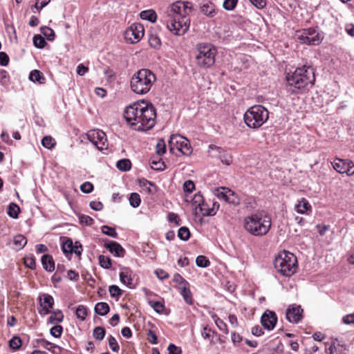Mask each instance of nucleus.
Here are the masks:
<instances>
[{
	"label": "nucleus",
	"instance_id": "f257e3e1",
	"mask_svg": "<svg viewBox=\"0 0 354 354\" xmlns=\"http://www.w3.org/2000/svg\"><path fill=\"white\" fill-rule=\"evenodd\" d=\"M124 117L134 130L146 131L156 124V109L150 102L138 101L126 108Z\"/></svg>",
	"mask_w": 354,
	"mask_h": 354
},
{
	"label": "nucleus",
	"instance_id": "f03ea898",
	"mask_svg": "<svg viewBox=\"0 0 354 354\" xmlns=\"http://www.w3.org/2000/svg\"><path fill=\"white\" fill-rule=\"evenodd\" d=\"M192 3L188 1H176L171 5L169 15L171 19L167 23V28L176 35H183L190 25L189 14Z\"/></svg>",
	"mask_w": 354,
	"mask_h": 354
},
{
	"label": "nucleus",
	"instance_id": "7ed1b4c3",
	"mask_svg": "<svg viewBox=\"0 0 354 354\" xmlns=\"http://www.w3.org/2000/svg\"><path fill=\"white\" fill-rule=\"evenodd\" d=\"M314 69L310 66L304 65L299 67L292 73H287V89L292 93H297L309 84L315 82Z\"/></svg>",
	"mask_w": 354,
	"mask_h": 354
},
{
	"label": "nucleus",
	"instance_id": "20e7f679",
	"mask_svg": "<svg viewBox=\"0 0 354 354\" xmlns=\"http://www.w3.org/2000/svg\"><path fill=\"white\" fill-rule=\"evenodd\" d=\"M270 216L264 212H256L246 216L243 219L244 229L251 235L263 236L271 228Z\"/></svg>",
	"mask_w": 354,
	"mask_h": 354
},
{
	"label": "nucleus",
	"instance_id": "39448f33",
	"mask_svg": "<svg viewBox=\"0 0 354 354\" xmlns=\"http://www.w3.org/2000/svg\"><path fill=\"white\" fill-rule=\"evenodd\" d=\"M156 81L155 74L149 69L142 68L135 73L130 80L131 91L138 95H145Z\"/></svg>",
	"mask_w": 354,
	"mask_h": 354
},
{
	"label": "nucleus",
	"instance_id": "423d86ee",
	"mask_svg": "<svg viewBox=\"0 0 354 354\" xmlns=\"http://www.w3.org/2000/svg\"><path fill=\"white\" fill-rule=\"evenodd\" d=\"M274 266L277 272L282 275L290 277L296 272L297 260L292 253L282 251L275 257Z\"/></svg>",
	"mask_w": 354,
	"mask_h": 354
},
{
	"label": "nucleus",
	"instance_id": "0eeeda50",
	"mask_svg": "<svg viewBox=\"0 0 354 354\" xmlns=\"http://www.w3.org/2000/svg\"><path fill=\"white\" fill-rule=\"evenodd\" d=\"M268 118V111L261 105H255L249 108L243 116L245 124L253 129L261 127Z\"/></svg>",
	"mask_w": 354,
	"mask_h": 354
},
{
	"label": "nucleus",
	"instance_id": "6e6552de",
	"mask_svg": "<svg viewBox=\"0 0 354 354\" xmlns=\"http://www.w3.org/2000/svg\"><path fill=\"white\" fill-rule=\"evenodd\" d=\"M216 48L211 44L203 43L197 45L196 55V64L203 68H207L214 65Z\"/></svg>",
	"mask_w": 354,
	"mask_h": 354
},
{
	"label": "nucleus",
	"instance_id": "1a4fd4ad",
	"mask_svg": "<svg viewBox=\"0 0 354 354\" xmlns=\"http://www.w3.org/2000/svg\"><path fill=\"white\" fill-rule=\"evenodd\" d=\"M169 151L176 153V151L185 156H189L192 153L189 140L179 134H173L169 140Z\"/></svg>",
	"mask_w": 354,
	"mask_h": 354
},
{
	"label": "nucleus",
	"instance_id": "9d476101",
	"mask_svg": "<svg viewBox=\"0 0 354 354\" xmlns=\"http://www.w3.org/2000/svg\"><path fill=\"white\" fill-rule=\"evenodd\" d=\"M295 37L300 43L308 45H318L323 39L322 35L313 28L298 30Z\"/></svg>",
	"mask_w": 354,
	"mask_h": 354
},
{
	"label": "nucleus",
	"instance_id": "9b49d317",
	"mask_svg": "<svg viewBox=\"0 0 354 354\" xmlns=\"http://www.w3.org/2000/svg\"><path fill=\"white\" fill-rule=\"evenodd\" d=\"M143 25L139 23L132 24L124 32V39L130 44L138 43L144 36Z\"/></svg>",
	"mask_w": 354,
	"mask_h": 354
},
{
	"label": "nucleus",
	"instance_id": "f8f14e48",
	"mask_svg": "<svg viewBox=\"0 0 354 354\" xmlns=\"http://www.w3.org/2000/svg\"><path fill=\"white\" fill-rule=\"evenodd\" d=\"M87 138L95 145L97 149L102 150L106 148L107 139L104 131L100 129L90 130L86 133Z\"/></svg>",
	"mask_w": 354,
	"mask_h": 354
},
{
	"label": "nucleus",
	"instance_id": "ddd939ff",
	"mask_svg": "<svg viewBox=\"0 0 354 354\" xmlns=\"http://www.w3.org/2000/svg\"><path fill=\"white\" fill-rule=\"evenodd\" d=\"M333 167L340 174H346L348 176L354 174V164L350 160L336 158L333 163Z\"/></svg>",
	"mask_w": 354,
	"mask_h": 354
},
{
	"label": "nucleus",
	"instance_id": "4468645a",
	"mask_svg": "<svg viewBox=\"0 0 354 354\" xmlns=\"http://www.w3.org/2000/svg\"><path fill=\"white\" fill-rule=\"evenodd\" d=\"M62 249L64 254L68 259H70L69 256H71L73 253L75 254L78 257H80L82 252V246L81 243L78 241H76L75 243H73L72 239L69 238H67L66 240L63 242Z\"/></svg>",
	"mask_w": 354,
	"mask_h": 354
},
{
	"label": "nucleus",
	"instance_id": "2eb2a0df",
	"mask_svg": "<svg viewBox=\"0 0 354 354\" xmlns=\"http://www.w3.org/2000/svg\"><path fill=\"white\" fill-rule=\"evenodd\" d=\"M277 322V317L274 312L266 310L261 316V322L264 328L272 330Z\"/></svg>",
	"mask_w": 354,
	"mask_h": 354
},
{
	"label": "nucleus",
	"instance_id": "dca6fc26",
	"mask_svg": "<svg viewBox=\"0 0 354 354\" xmlns=\"http://www.w3.org/2000/svg\"><path fill=\"white\" fill-rule=\"evenodd\" d=\"M120 280L129 288H135L136 286L133 277V271L129 268L124 267L121 268Z\"/></svg>",
	"mask_w": 354,
	"mask_h": 354
},
{
	"label": "nucleus",
	"instance_id": "f3484780",
	"mask_svg": "<svg viewBox=\"0 0 354 354\" xmlns=\"http://www.w3.org/2000/svg\"><path fill=\"white\" fill-rule=\"evenodd\" d=\"M302 312L300 306H291L286 310V318L290 322L297 323L302 318Z\"/></svg>",
	"mask_w": 354,
	"mask_h": 354
},
{
	"label": "nucleus",
	"instance_id": "a211bd4d",
	"mask_svg": "<svg viewBox=\"0 0 354 354\" xmlns=\"http://www.w3.org/2000/svg\"><path fill=\"white\" fill-rule=\"evenodd\" d=\"M40 305L42 307L41 311H39L40 315H46L50 313V309L53 308L54 305V299L53 297L48 294H43L40 297Z\"/></svg>",
	"mask_w": 354,
	"mask_h": 354
},
{
	"label": "nucleus",
	"instance_id": "6ab92c4d",
	"mask_svg": "<svg viewBox=\"0 0 354 354\" xmlns=\"http://www.w3.org/2000/svg\"><path fill=\"white\" fill-rule=\"evenodd\" d=\"M326 344V352L327 354H346V347L344 344H341L337 339L333 341L329 347H327L328 343Z\"/></svg>",
	"mask_w": 354,
	"mask_h": 354
},
{
	"label": "nucleus",
	"instance_id": "aec40b11",
	"mask_svg": "<svg viewBox=\"0 0 354 354\" xmlns=\"http://www.w3.org/2000/svg\"><path fill=\"white\" fill-rule=\"evenodd\" d=\"M209 149V151H217L219 154V158L223 164L230 165L232 162V156L230 153H226L222 148L214 145H210Z\"/></svg>",
	"mask_w": 354,
	"mask_h": 354
},
{
	"label": "nucleus",
	"instance_id": "412c9836",
	"mask_svg": "<svg viewBox=\"0 0 354 354\" xmlns=\"http://www.w3.org/2000/svg\"><path fill=\"white\" fill-rule=\"evenodd\" d=\"M105 247L117 257H123L125 254V250L116 241H109V243L105 244Z\"/></svg>",
	"mask_w": 354,
	"mask_h": 354
},
{
	"label": "nucleus",
	"instance_id": "4be33fe9",
	"mask_svg": "<svg viewBox=\"0 0 354 354\" xmlns=\"http://www.w3.org/2000/svg\"><path fill=\"white\" fill-rule=\"evenodd\" d=\"M201 10L203 14L208 17H213L216 14V6L210 1L204 2L201 7Z\"/></svg>",
	"mask_w": 354,
	"mask_h": 354
},
{
	"label": "nucleus",
	"instance_id": "5701e85b",
	"mask_svg": "<svg viewBox=\"0 0 354 354\" xmlns=\"http://www.w3.org/2000/svg\"><path fill=\"white\" fill-rule=\"evenodd\" d=\"M180 291V295H182L185 301L189 304H193V298L192 294L189 289V283H187V286H182L180 288H178Z\"/></svg>",
	"mask_w": 354,
	"mask_h": 354
},
{
	"label": "nucleus",
	"instance_id": "b1692460",
	"mask_svg": "<svg viewBox=\"0 0 354 354\" xmlns=\"http://www.w3.org/2000/svg\"><path fill=\"white\" fill-rule=\"evenodd\" d=\"M296 210L299 214H308V212H311V205L309 202L304 198L299 202L295 206Z\"/></svg>",
	"mask_w": 354,
	"mask_h": 354
},
{
	"label": "nucleus",
	"instance_id": "393cba45",
	"mask_svg": "<svg viewBox=\"0 0 354 354\" xmlns=\"http://www.w3.org/2000/svg\"><path fill=\"white\" fill-rule=\"evenodd\" d=\"M41 261L44 268L46 271L53 272L55 270V262L50 255L44 254Z\"/></svg>",
	"mask_w": 354,
	"mask_h": 354
},
{
	"label": "nucleus",
	"instance_id": "a878e982",
	"mask_svg": "<svg viewBox=\"0 0 354 354\" xmlns=\"http://www.w3.org/2000/svg\"><path fill=\"white\" fill-rule=\"evenodd\" d=\"M210 209L209 205L204 202L200 207L196 208L195 213L196 214H201L203 216L215 215L214 210Z\"/></svg>",
	"mask_w": 354,
	"mask_h": 354
},
{
	"label": "nucleus",
	"instance_id": "bb28decb",
	"mask_svg": "<svg viewBox=\"0 0 354 354\" xmlns=\"http://www.w3.org/2000/svg\"><path fill=\"white\" fill-rule=\"evenodd\" d=\"M29 80L33 82H37L40 84H45L46 78L39 70H33L29 75Z\"/></svg>",
	"mask_w": 354,
	"mask_h": 354
},
{
	"label": "nucleus",
	"instance_id": "cd10ccee",
	"mask_svg": "<svg viewBox=\"0 0 354 354\" xmlns=\"http://www.w3.org/2000/svg\"><path fill=\"white\" fill-rule=\"evenodd\" d=\"M94 310L99 315L104 316L109 313L110 308L106 302H98L95 304Z\"/></svg>",
	"mask_w": 354,
	"mask_h": 354
},
{
	"label": "nucleus",
	"instance_id": "c85d7f7f",
	"mask_svg": "<svg viewBox=\"0 0 354 354\" xmlns=\"http://www.w3.org/2000/svg\"><path fill=\"white\" fill-rule=\"evenodd\" d=\"M64 319V315L61 310H57L51 313L50 316L48 319V324H56L60 323Z\"/></svg>",
	"mask_w": 354,
	"mask_h": 354
},
{
	"label": "nucleus",
	"instance_id": "c756f323",
	"mask_svg": "<svg viewBox=\"0 0 354 354\" xmlns=\"http://www.w3.org/2000/svg\"><path fill=\"white\" fill-rule=\"evenodd\" d=\"M230 189L225 187H220L214 189L213 193L219 199L223 200L226 202L227 198L228 197L227 191H230Z\"/></svg>",
	"mask_w": 354,
	"mask_h": 354
},
{
	"label": "nucleus",
	"instance_id": "7c9ffc66",
	"mask_svg": "<svg viewBox=\"0 0 354 354\" xmlns=\"http://www.w3.org/2000/svg\"><path fill=\"white\" fill-rule=\"evenodd\" d=\"M142 19L147 20L150 22H154L156 20V13L152 10H147L142 11L140 14Z\"/></svg>",
	"mask_w": 354,
	"mask_h": 354
},
{
	"label": "nucleus",
	"instance_id": "2f4dec72",
	"mask_svg": "<svg viewBox=\"0 0 354 354\" xmlns=\"http://www.w3.org/2000/svg\"><path fill=\"white\" fill-rule=\"evenodd\" d=\"M75 315L82 321H84L88 315L87 308L84 305H79L76 309Z\"/></svg>",
	"mask_w": 354,
	"mask_h": 354
},
{
	"label": "nucleus",
	"instance_id": "473e14b6",
	"mask_svg": "<svg viewBox=\"0 0 354 354\" xmlns=\"http://www.w3.org/2000/svg\"><path fill=\"white\" fill-rule=\"evenodd\" d=\"M214 335H216V333L207 326L204 327L201 332L202 337L204 339H209L211 344H214V342L213 341Z\"/></svg>",
	"mask_w": 354,
	"mask_h": 354
},
{
	"label": "nucleus",
	"instance_id": "72a5a7b5",
	"mask_svg": "<svg viewBox=\"0 0 354 354\" xmlns=\"http://www.w3.org/2000/svg\"><path fill=\"white\" fill-rule=\"evenodd\" d=\"M14 244L18 249H22L27 243L26 238L22 234H17L14 237Z\"/></svg>",
	"mask_w": 354,
	"mask_h": 354
},
{
	"label": "nucleus",
	"instance_id": "f704fd0d",
	"mask_svg": "<svg viewBox=\"0 0 354 354\" xmlns=\"http://www.w3.org/2000/svg\"><path fill=\"white\" fill-rule=\"evenodd\" d=\"M131 162L129 159H122L118 161L116 164L117 168L123 171H129L131 169Z\"/></svg>",
	"mask_w": 354,
	"mask_h": 354
},
{
	"label": "nucleus",
	"instance_id": "c9c22d12",
	"mask_svg": "<svg viewBox=\"0 0 354 354\" xmlns=\"http://www.w3.org/2000/svg\"><path fill=\"white\" fill-rule=\"evenodd\" d=\"M227 192L228 193V197L226 201L227 203L234 205H238L240 204V198L234 192L230 189Z\"/></svg>",
	"mask_w": 354,
	"mask_h": 354
},
{
	"label": "nucleus",
	"instance_id": "e433bc0d",
	"mask_svg": "<svg viewBox=\"0 0 354 354\" xmlns=\"http://www.w3.org/2000/svg\"><path fill=\"white\" fill-rule=\"evenodd\" d=\"M20 212L19 207L15 203H10L8 208V214L13 218H17Z\"/></svg>",
	"mask_w": 354,
	"mask_h": 354
},
{
	"label": "nucleus",
	"instance_id": "4c0bfd02",
	"mask_svg": "<svg viewBox=\"0 0 354 354\" xmlns=\"http://www.w3.org/2000/svg\"><path fill=\"white\" fill-rule=\"evenodd\" d=\"M41 145L44 147L51 149L55 146L56 142L51 136H47L41 140Z\"/></svg>",
	"mask_w": 354,
	"mask_h": 354
},
{
	"label": "nucleus",
	"instance_id": "58836bf2",
	"mask_svg": "<svg viewBox=\"0 0 354 354\" xmlns=\"http://www.w3.org/2000/svg\"><path fill=\"white\" fill-rule=\"evenodd\" d=\"M40 30L41 32L48 41H53L55 39V34L53 29L47 26H44L41 27Z\"/></svg>",
	"mask_w": 354,
	"mask_h": 354
},
{
	"label": "nucleus",
	"instance_id": "ea45409f",
	"mask_svg": "<svg viewBox=\"0 0 354 354\" xmlns=\"http://www.w3.org/2000/svg\"><path fill=\"white\" fill-rule=\"evenodd\" d=\"M106 334L105 329L101 326H97L93 331V336L96 340L102 341Z\"/></svg>",
	"mask_w": 354,
	"mask_h": 354
},
{
	"label": "nucleus",
	"instance_id": "a19ab883",
	"mask_svg": "<svg viewBox=\"0 0 354 354\" xmlns=\"http://www.w3.org/2000/svg\"><path fill=\"white\" fill-rule=\"evenodd\" d=\"M33 44L36 48L41 49L45 47L46 42L42 36L37 35L33 37Z\"/></svg>",
	"mask_w": 354,
	"mask_h": 354
},
{
	"label": "nucleus",
	"instance_id": "79ce46f5",
	"mask_svg": "<svg viewBox=\"0 0 354 354\" xmlns=\"http://www.w3.org/2000/svg\"><path fill=\"white\" fill-rule=\"evenodd\" d=\"M129 203L133 207H138L140 205V197L138 193L133 192L130 194Z\"/></svg>",
	"mask_w": 354,
	"mask_h": 354
},
{
	"label": "nucleus",
	"instance_id": "37998d69",
	"mask_svg": "<svg viewBox=\"0 0 354 354\" xmlns=\"http://www.w3.org/2000/svg\"><path fill=\"white\" fill-rule=\"evenodd\" d=\"M178 236L183 241H187L190 237L189 230L186 227H181L178 230Z\"/></svg>",
	"mask_w": 354,
	"mask_h": 354
},
{
	"label": "nucleus",
	"instance_id": "c03bdc74",
	"mask_svg": "<svg viewBox=\"0 0 354 354\" xmlns=\"http://www.w3.org/2000/svg\"><path fill=\"white\" fill-rule=\"evenodd\" d=\"M22 344L21 339L20 337L17 336L13 337L12 339L9 341V346L10 348L17 351L19 349Z\"/></svg>",
	"mask_w": 354,
	"mask_h": 354
},
{
	"label": "nucleus",
	"instance_id": "a18cd8bd",
	"mask_svg": "<svg viewBox=\"0 0 354 354\" xmlns=\"http://www.w3.org/2000/svg\"><path fill=\"white\" fill-rule=\"evenodd\" d=\"M156 151L158 156L163 155L166 151V144L163 139H159L156 145Z\"/></svg>",
	"mask_w": 354,
	"mask_h": 354
},
{
	"label": "nucleus",
	"instance_id": "49530a36",
	"mask_svg": "<svg viewBox=\"0 0 354 354\" xmlns=\"http://www.w3.org/2000/svg\"><path fill=\"white\" fill-rule=\"evenodd\" d=\"M151 167L154 170L162 171L165 168V162L160 158L158 160H151L150 161Z\"/></svg>",
	"mask_w": 354,
	"mask_h": 354
},
{
	"label": "nucleus",
	"instance_id": "de8ad7c7",
	"mask_svg": "<svg viewBox=\"0 0 354 354\" xmlns=\"http://www.w3.org/2000/svg\"><path fill=\"white\" fill-rule=\"evenodd\" d=\"M102 232L107 236H109L112 238H117L118 233L115 231V229L108 225H103L101 227Z\"/></svg>",
	"mask_w": 354,
	"mask_h": 354
},
{
	"label": "nucleus",
	"instance_id": "09e8293b",
	"mask_svg": "<svg viewBox=\"0 0 354 354\" xmlns=\"http://www.w3.org/2000/svg\"><path fill=\"white\" fill-rule=\"evenodd\" d=\"M196 263L200 268H207L209 266L210 262L206 257L200 255L196 257Z\"/></svg>",
	"mask_w": 354,
	"mask_h": 354
},
{
	"label": "nucleus",
	"instance_id": "8fccbe9b",
	"mask_svg": "<svg viewBox=\"0 0 354 354\" xmlns=\"http://www.w3.org/2000/svg\"><path fill=\"white\" fill-rule=\"evenodd\" d=\"M99 263L102 268L109 269L111 266V260L108 257L100 255Z\"/></svg>",
	"mask_w": 354,
	"mask_h": 354
},
{
	"label": "nucleus",
	"instance_id": "3c124183",
	"mask_svg": "<svg viewBox=\"0 0 354 354\" xmlns=\"http://www.w3.org/2000/svg\"><path fill=\"white\" fill-rule=\"evenodd\" d=\"M109 291L110 292V295L112 297L118 298L122 294V290L116 285H111L109 286Z\"/></svg>",
	"mask_w": 354,
	"mask_h": 354
},
{
	"label": "nucleus",
	"instance_id": "603ef678",
	"mask_svg": "<svg viewBox=\"0 0 354 354\" xmlns=\"http://www.w3.org/2000/svg\"><path fill=\"white\" fill-rule=\"evenodd\" d=\"M149 304L156 313H161L163 312L165 306L160 301H149Z\"/></svg>",
	"mask_w": 354,
	"mask_h": 354
},
{
	"label": "nucleus",
	"instance_id": "864d4df0",
	"mask_svg": "<svg viewBox=\"0 0 354 354\" xmlns=\"http://www.w3.org/2000/svg\"><path fill=\"white\" fill-rule=\"evenodd\" d=\"M108 342L111 349L113 352H118V351L120 350V346L119 344H118L116 339L113 336L109 335L108 337Z\"/></svg>",
	"mask_w": 354,
	"mask_h": 354
},
{
	"label": "nucleus",
	"instance_id": "5fc2aeb1",
	"mask_svg": "<svg viewBox=\"0 0 354 354\" xmlns=\"http://www.w3.org/2000/svg\"><path fill=\"white\" fill-rule=\"evenodd\" d=\"M204 202L203 196L201 194H196L192 198V205L194 207V209L196 210V208L200 207Z\"/></svg>",
	"mask_w": 354,
	"mask_h": 354
},
{
	"label": "nucleus",
	"instance_id": "6e6d98bb",
	"mask_svg": "<svg viewBox=\"0 0 354 354\" xmlns=\"http://www.w3.org/2000/svg\"><path fill=\"white\" fill-rule=\"evenodd\" d=\"M238 0H225L223 6L226 10H233L236 6Z\"/></svg>",
	"mask_w": 354,
	"mask_h": 354
},
{
	"label": "nucleus",
	"instance_id": "4d7b16f0",
	"mask_svg": "<svg viewBox=\"0 0 354 354\" xmlns=\"http://www.w3.org/2000/svg\"><path fill=\"white\" fill-rule=\"evenodd\" d=\"M63 331V328L60 325H55L50 328V335L53 337L57 338L60 337Z\"/></svg>",
	"mask_w": 354,
	"mask_h": 354
},
{
	"label": "nucleus",
	"instance_id": "13d9d810",
	"mask_svg": "<svg viewBox=\"0 0 354 354\" xmlns=\"http://www.w3.org/2000/svg\"><path fill=\"white\" fill-rule=\"evenodd\" d=\"M154 185L151 183L149 180H143L142 181H140V186L147 192L149 194L154 193V190H153L151 187L153 186Z\"/></svg>",
	"mask_w": 354,
	"mask_h": 354
},
{
	"label": "nucleus",
	"instance_id": "bf43d9fd",
	"mask_svg": "<svg viewBox=\"0 0 354 354\" xmlns=\"http://www.w3.org/2000/svg\"><path fill=\"white\" fill-rule=\"evenodd\" d=\"M174 281L178 285V288L182 286H187V281L179 274H175L173 279Z\"/></svg>",
	"mask_w": 354,
	"mask_h": 354
},
{
	"label": "nucleus",
	"instance_id": "052dcab7",
	"mask_svg": "<svg viewBox=\"0 0 354 354\" xmlns=\"http://www.w3.org/2000/svg\"><path fill=\"white\" fill-rule=\"evenodd\" d=\"M24 264L26 267L33 270L36 267L35 259L34 257H26L24 259Z\"/></svg>",
	"mask_w": 354,
	"mask_h": 354
},
{
	"label": "nucleus",
	"instance_id": "680f3d73",
	"mask_svg": "<svg viewBox=\"0 0 354 354\" xmlns=\"http://www.w3.org/2000/svg\"><path fill=\"white\" fill-rule=\"evenodd\" d=\"M80 189L83 193L89 194L93 189V185L90 182H85L80 186Z\"/></svg>",
	"mask_w": 354,
	"mask_h": 354
},
{
	"label": "nucleus",
	"instance_id": "e2e57ef3",
	"mask_svg": "<svg viewBox=\"0 0 354 354\" xmlns=\"http://www.w3.org/2000/svg\"><path fill=\"white\" fill-rule=\"evenodd\" d=\"M168 220L171 223H174L176 225H180V219L179 218L178 216L174 212H170L169 214Z\"/></svg>",
	"mask_w": 354,
	"mask_h": 354
},
{
	"label": "nucleus",
	"instance_id": "0e129e2a",
	"mask_svg": "<svg viewBox=\"0 0 354 354\" xmlns=\"http://www.w3.org/2000/svg\"><path fill=\"white\" fill-rule=\"evenodd\" d=\"M50 0H36L34 7L39 11L49 3Z\"/></svg>",
	"mask_w": 354,
	"mask_h": 354
},
{
	"label": "nucleus",
	"instance_id": "69168bd1",
	"mask_svg": "<svg viewBox=\"0 0 354 354\" xmlns=\"http://www.w3.org/2000/svg\"><path fill=\"white\" fill-rule=\"evenodd\" d=\"M169 354H182V351L180 347L175 346L173 344H170L168 346Z\"/></svg>",
	"mask_w": 354,
	"mask_h": 354
},
{
	"label": "nucleus",
	"instance_id": "338daca9",
	"mask_svg": "<svg viewBox=\"0 0 354 354\" xmlns=\"http://www.w3.org/2000/svg\"><path fill=\"white\" fill-rule=\"evenodd\" d=\"M215 323H216L217 327L219 328V330L224 331L225 333H226V334L228 333L227 326L225 324V323L223 322V321L222 319L218 318L215 321Z\"/></svg>",
	"mask_w": 354,
	"mask_h": 354
},
{
	"label": "nucleus",
	"instance_id": "774afa93",
	"mask_svg": "<svg viewBox=\"0 0 354 354\" xmlns=\"http://www.w3.org/2000/svg\"><path fill=\"white\" fill-rule=\"evenodd\" d=\"M183 187L185 192H192L195 188V185L192 180H187L184 183Z\"/></svg>",
	"mask_w": 354,
	"mask_h": 354
}]
</instances>
